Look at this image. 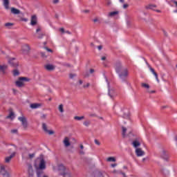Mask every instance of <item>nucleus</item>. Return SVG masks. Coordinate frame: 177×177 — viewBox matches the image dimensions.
I'll use <instances>...</instances> for the list:
<instances>
[{
	"instance_id": "nucleus-6",
	"label": "nucleus",
	"mask_w": 177,
	"mask_h": 177,
	"mask_svg": "<svg viewBox=\"0 0 177 177\" xmlns=\"http://www.w3.org/2000/svg\"><path fill=\"white\" fill-rule=\"evenodd\" d=\"M8 63L12 67H17L19 66V62L16 60V58H10L8 59Z\"/></svg>"
},
{
	"instance_id": "nucleus-26",
	"label": "nucleus",
	"mask_w": 177,
	"mask_h": 177,
	"mask_svg": "<svg viewBox=\"0 0 177 177\" xmlns=\"http://www.w3.org/2000/svg\"><path fill=\"white\" fill-rule=\"evenodd\" d=\"M106 161H108V162H115L116 160L114 157H109L106 159Z\"/></svg>"
},
{
	"instance_id": "nucleus-50",
	"label": "nucleus",
	"mask_w": 177,
	"mask_h": 177,
	"mask_svg": "<svg viewBox=\"0 0 177 177\" xmlns=\"http://www.w3.org/2000/svg\"><path fill=\"white\" fill-rule=\"evenodd\" d=\"M117 165V164L116 163H114V164H112L111 165V167H112V168H115V167Z\"/></svg>"
},
{
	"instance_id": "nucleus-54",
	"label": "nucleus",
	"mask_w": 177,
	"mask_h": 177,
	"mask_svg": "<svg viewBox=\"0 0 177 177\" xmlns=\"http://www.w3.org/2000/svg\"><path fill=\"white\" fill-rule=\"evenodd\" d=\"M41 118H46V114H43L41 115Z\"/></svg>"
},
{
	"instance_id": "nucleus-18",
	"label": "nucleus",
	"mask_w": 177,
	"mask_h": 177,
	"mask_svg": "<svg viewBox=\"0 0 177 177\" xmlns=\"http://www.w3.org/2000/svg\"><path fill=\"white\" fill-rule=\"evenodd\" d=\"M37 177H48V176L45 175L44 171L42 170H37Z\"/></svg>"
},
{
	"instance_id": "nucleus-55",
	"label": "nucleus",
	"mask_w": 177,
	"mask_h": 177,
	"mask_svg": "<svg viewBox=\"0 0 177 177\" xmlns=\"http://www.w3.org/2000/svg\"><path fill=\"white\" fill-rule=\"evenodd\" d=\"M102 46H97V49L99 50H102Z\"/></svg>"
},
{
	"instance_id": "nucleus-32",
	"label": "nucleus",
	"mask_w": 177,
	"mask_h": 177,
	"mask_svg": "<svg viewBox=\"0 0 177 177\" xmlns=\"http://www.w3.org/2000/svg\"><path fill=\"white\" fill-rule=\"evenodd\" d=\"M64 177H71V174L68 172H64L62 173Z\"/></svg>"
},
{
	"instance_id": "nucleus-15",
	"label": "nucleus",
	"mask_w": 177,
	"mask_h": 177,
	"mask_svg": "<svg viewBox=\"0 0 177 177\" xmlns=\"http://www.w3.org/2000/svg\"><path fill=\"white\" fill-rule=\"evenodd\" d=\"M15 156H16V153L13 152L10 156H8L5 158V162L7 163L10 162V160H12Z\"/></svg>"
},
{
	"instance_id": "nucleus-37",
	"label": "nucleus",
	"mask_w": 177,
	"mask_h": 177,
	"mask_svg": "<svg viewBox=\"0 0 177 177\" xmlns=\"http://www.w3.org/2000/svg\"><path fill=\"white\" fill-rule=\"evenodd\" d=\"M44 49H46V50H47V52H50V53H53V50H52V49L48 48V47H44Z\"/></svg>"
},
{
	"instance_id": "nucleus-38",
	"label": "nucleus",
	"mask_w": 177,
	"mask_h": 177,
	"mask_svg": "<svg viewBox=\"0 0 177 177\" xmlns=\"http://www.w3.org/2000/svg\"><path fill=\"white\" fill-rule=\"evenodd\" d=\"M11 133L12 134H17V129H12L11 130Z\"/></svg>"
},
{
	"instance_id": "nucleus-11",
	"label": "nucleus",
	"mask_w": 177,
	"mask_h": 177,
	"mask_svg": "<svg viewBox=\"0 0 177 177\" xmlns=\"http://www.w3.org/2000/svg\"><path fill=\"white\" fill-rule=\"evenodd\" d=\"M136 154L137 157H142V156H145V152L140 148H136Z\"/></svg>"
},
{
	"instance_id": "nucleus-8",
	"label": "nucleus",
	"mask_w": 177,
	"mask_h": 177,
	"mask_svg": "<svg viewBox=\"0 0 177 177\" xmlns=\"http://www.w3.org/2000/svg\"><path fill=\"white\" fill-rule=\"evenodd\" d=\"M19 121H20L22 124V126L24 128H27L28 124H27V119L25 117H19L18 118Z\"/></svg>"
},
{
	"instance_id": "nucleus-36",
	"label": "nucleus",
	"mask_w": 177,
	"mask_h": 177,
	"mask_svg": "<svg viewBox=\"0 0 177 177\" xmlns=\"http://www.w3.org/2000/svg\"><path fill=\"white\" fill-rule=\"evenodd\" d=\"M40 54H41V57H44V59H46V57H48V55H46V54H45V53L41 52V53H40Z\"/></svg>"
},
{
	"instance_id": "nucleus-30",
	"label": "nucleus",
	"mask_w": 177,
	"mask_h": 177,
	"mask_svg": "<svg viewBox=\"0 0 177 177\" xmlns=\"http://www.w3.org/2000/svg\"><path fill=\"white\" fill-rule=\"evenodd\" d=\"M83 125H84V127H88L89 125H91V120H85L83 122Z\"/></svg>"
},
{
	"instance_id": "nucleus-21",
	"label": "nucleus",
	"mask_w": 177,
	"mask_h": 177,
	"mask_svg": "<svg viewBox=\"0 0 177 177\" xmlns=\"http://www.w3.org/2000/svg\"><path fill=\"white\" fill-rule=\"evenodd\" d=\"M58 171H62L63 174L66 172V167L63 165H58Z\"/></svg>"
},
{
	"instance_id": "nucleus-19",
	"label": "nucleus",
	"mask_w": 177,
	"mask_h": 177,
	"mask_svg": "<svg viewBox=\"0 0 177 177\" xmlns=\"http://www.w3.org/2000/svg\"><path fill=\"white\" fill-rule=\"evenodd\" d=\"M11 13H12V15H20V10L12 7L11 8Z\"/></svg>"
},
{
	"instance_id": "nucleus-14",
	"label": "nucleus",
	"mask_w": 177,
	"mask_h": 177,
	"mask_svg": "<svg viewBox=\"0 0 177 177\" xmlns=\"http://www.w3.org/2000/svg\"><path fill=\"white\" fill-rule=\"evenodd\" d=\"M46 168V165H45V160L44 159H41L39 163V169H45Z\"/></svg>"
},
{
	"instance_id": "nucleus-35",
	"label": "nucleus",
	"mask_w": 177,
	"mask_h": 177,
	"mask_svg": "<svg viewBox=\"0 0 177 177\" xmlns=\"http://www.w3.org/2000/svg\"><path fill=\"white\" fill-rule=\"evenodd\" d=\"M12 26H13V24L12 23H6V24H5V27H8V28H9V27H12Z\"/></svg>"
},
{
	"instance_id": "nucleus-49",
	"label": "nucleus",
	"mask_w": 177,
	"mask_h": 177,
	"mask_svg": "<svg viewBox=\"0 0 177 177\" xmlns=\"http://www.w3.org/2000/svg\"><path fill=\"white\" fill-rule=\"evenodd\" d=\"M89 117H96V114H95V113L90 114Z\"/></svg>"
},
{
	"instance_id": "nucleus-44",
	"label": "nucleus",
	"mask_w": 177,
	"mask_h": 177,
	"mask_svg": "<svg viewBox=\"0 0 177 177\" xmlns=\"http://www.w3.org/2000/svg\"><path fill=\"white\" fill-rule=\"evenodd\" d=\"M128 6H129V5H128V4H124V5H123V9H127V8H128Z\"/></svg>"
},
{
	"instance_id": "nucleus-47",
	"label": "nucleus",
	"mask_w": 177,
	"mask_h": 177,
	"mask_svg": "<svg viewBox=\"0 0 177 177\" xmlns=\"http://www.w3.org/2000/svg\"><path fill=\"white\" fill-rule=\"evenodd\" d=\"M93 73H95V70L94 69H90V73L93 74Z\"/></svg>"
},
{
	"instance_id": "nucleus-56",
	"label": "nucleus",
	"mask_w": 177,
	"mask_h": 177,
	"mask_svg": "<svg viewBox=\"0 0 177 177\" xmlns=\"http://www.w3.org/2000/svg\"><path fill=\"white\" fill-rule=\"evenodd\" d=\"M124 118H129V116L128 115H124Z\"/></svg>"
},
{
	"instance_id": "nucleus-48",
	"label": "nucleus",
	"mask_w": 177,
	"mask_h": 177,
	"mask_svg": "<svg viewBox=\"0 0 177 177\" xmlns=\"http://www.w3.org/2000/svg\"><path fill=\"white\" fill-rule=\"evenodd\" d=\"M94 23H97V21H99V19L95 18L93 19Z\"/></svg>"
},
{
	"instance_id": "nucleus-24",
	"label": "nucleus",
	"mask_w": 177,
	"mask_h": 177,
	"mask_svg": "<svg viewBox=\"0 0 177 177\" xmlns=\"http://www.w3.org/2000/svg\"><path fill=\"white\" fill-rule=\"evenodd\" d=\"M85 116H75L74 120H76V121H82V120H84Z\"/></svg>"
},
{
	"instance_id": "nucleus-7",
	"label": "nucleus",
	"mask_w": 177,
	"mask_h": 177,
	"mask_svg": "<svg viewBox=\"0 0 177 177\" xmlns=\"http://www.w3.org/2000/svg\"><path fill=\"white\" fill-rule=\"evenodd\" d=\"M28 177H35L34 169H32V165H28Z\"/></svg>"
},
{
	"instance_id": "nucleus-4",
	"label": "nucleus",
	"mask_w": 177,
	"mask_h": 177,
	"mask_svg": "<svg viewBox=\"0 0 177 177\" xmlns=\"http://www.w3.org/2000/svg\"><path fill=\"white\" fill-rule=\"evenodd\" d=\"M42 129L45 133H48V135H53L55 133L53 130L48 129V125L46 123H42Z\"/></svg>"
},
{
	"instance_id": "nucleus-28",
	"label": "nucleus",
	"mask_w": 177,
	"mask_h": 177,
	"mask_svg": "<svg viewBox=\"0 0 177 177\" xmlns=\"http://www.w3.org/2000/svg\"><path fill=\"white\" fill-rule=\"evenodd\" d=\"M8 68V66L6 65H1L0 66V70L3 71V73H5V70Z\"/></svg>"
},
{
	"instance_id": "nucleus-3",
	"label": "nucleus",
	"mask_w": 177,
	"mask_h": 177,
	"mask_svg": "<svg viewBox=\"0 0 177 177\" xmlns=\"http://www.w3.org/2000/svg\"><path fill=\"white\" fill-rule=\"evenodd\" d=\"M30 50H31V48L30 45L27 44H24L21 46V52L24 55H28L30 53Z\"/></svg>"
},
{
	"instance_id": "nucleus-41",
	"label": "nucleus",
	"mask_w": 177,
	"mask_h": 177,
	"mask_svg": "<svg viewBox=\"0 0 177 177\" xmlns=\"http://www.w3.org/2000/svg\"><path fill=\"white\" fill-rule=\"evenodd\" d=\"M41 30H42L41 26H38L37 28L36 29V32H39V31H41Z\"/></svg>"
},
{
	"instance_id": "nucleus-59",
	"label": "nucleus",
	"mask_w": 177,
	"mask_h": 177,
	"mask_svg": "<svg viewBox=\"0 0 177 177\" xmlns=\"http://www.w3.org/2000/svg\"><path fill=\"white\" fill-rule=\"evenodd\" d=\"M80 149L82 150L84 149V145H80Z\"/></svg>"
},
{
	"instance_id": "nucleus-20",
	"label": "nucleus",
	"mask_w": 177,
	"mask_h": 177,
	"mask_svg": "<svg viewBox=\"0 0 177 177\" xmlns=\"http://www.w3.org/2000/svg\"><path fill=\"white\" fill-rule=\"evenodd\" d=\"M3 5L5 9L8 10L9 9V0H3Z\"/></svg>"
},
{
	"instance_id": "nucleus-13",
	"label": "nucleus",
	"mask_w": 177,
	"mask_h": 177,
	"mask_svg": "<svg viewBox=\"0 0 177 177\" xmlns=\"http://www.w3.org/2000/svg\"><path fill=\"white\" fill-rule=\"evenodd\" d=\"M149 68L151 73H152V74L154 75L156 81L158 82H160V80H158V75L157 74V73H156V71H154V68H151V66H149Z\"/></svg>"
},
{
	"instance_id": "nucleus-57",
	"label": "nucleus",
	"mask_w": 177,
	"mask_h": 177,
	"mask_svg": "<svg viewBox=\"0 0 177 177\" xmlns=\"http://www.w3.org/2000/svg\"><path fill=\"white\" fill-rule=\"evenodd\" d=\"M101 59L102 60H106V57H102Z\"/></svg>"
},
{
	"instance_id": "nucleus-29",
	"label": "nucleus",
	"mask_w": 177,
	"mask_h": 177,
	"mask_svg": "<svg viewBox=\"0 0 177 177\" xmlns=\"http://www.w3.org/2000/svg\"><path fill=\"white\" fill-rule=\"evenodd\" d=\"M154 8H157V6L151 4L147 6V9H151L152 10H154Z\"/></svg>"
},
{
	"instance_id": "nucleus-60",
	"label": "nucleus",
	"mask_w": 177,
	"mask_h": 177,
	"mask_svg": "<svg viewBox=\"0 0 177 177\" xmlns=\"http://www.w3.org/2000/svg\"><path fill=\"white\" fill-rule=\"evenodd\" d=\"M149 93H154V92H156V91H148Z\"/></svg>"
},
{
	"instance_id": "nucleus-2",
	"label": "nucleus",
	"mask_w": 177,
	"mask_h": 177,
	"mask_svg": "<svg viewBox=\"0 0 177 177\" xmlns=\"http://www.w3.org/2000/svg\"><path fill=\"white\" fill-rule=\"evenodd\" d=\"M30 82V78L26 77H20L18 80L15 82V85L19 88H21L24 85V82Z\"/></svg>"
},
{
	"instance_id": "nucleus-12",
	"label": "nucleus",
	"mask_w": 177,
	"mask_h": 177,
	"mask_svg": "<svg viewBox=\"0 0 177 177\" xmlns=\"http://www.w3.org/2000/svg\"><path fill=\"white\" fill-rule=\"evenodd\" d=\"M64 145L65 147H68L71 145V143L70 142V138L68 137H65L63 140Z\"/></svg>"
},
{
	"instance_id": "nucleus-25",
	"label": "nucleus",
	"mask_w": 177,
	"mask_h": 177,
	"mask_svg": "<svg viewBox=\"0 0 177 177\" xmlns=\"http://www.w3.org/2000/svg\"><path fill=\"white\" fill-rule=\"evenodd\" d=\"M38 107H41V104H30L31 109H38Z\"/></svg>"
},
{
	"instance_id": "nucleus-17",
	"label": "nucleus",
	"mask_w": 177,
	"mask_h": 177,
	"mask_svg": "<svg viewBox=\"0 0 177 177\" xmlns=\"http://www.w3.org/2000/svg\"><path fill=\"white\" fill-rule=\"evenodd\" d=\"M132 146H133L135 149H138V147H139V146H140V142L138 140H135L133 141V142H132Z\"/></svg>"
},
{
	"instance_id": "nucleus-63",
	"label": "nucleus",
	"mask_w": 177,
	"mask_h": 177,
	"mask_svg": "<svg viewBox=\"0 0 177 177\" xmlns=\"http://www.w3.org/2000/svg\"><path fill=\"white\" fill-rule=\"evenodd\" d=\"M80 154H84V151H80Z\"/></svg>"
},
{
	"instance_id": "nucleus-27",
	"label": "nucleus",
	"mask_w": 177,
	"mask_h": 177,
	"mask_svg": "<svg viewBox=\"0 0 177 177\" xmlns=\"http://www.w3.org/2000/svg\"><path fill=\"white\" fill-rule=\"evenodd\" d=\"M6 118H10V120H13V118H15V113L12 111L10 112V114L6 117Z\"/></svg>"
},
{
	"instance_id": "nucleus-62",
	"label": "nucleus",
	"mask_w": 177,
	"mask_h": 177,
	"mask_svg": "<svg viewBox=\"0 0 177 177\" xmlns=\"http://www.w3.org/2000/svg\"><path fill=\"white\" fill-rule=\"evenodd\" d=\"M174 5H176V6H177V1H174Z\"/></svg>"
},
{
	"instance_id": "nucleus-22",
	"label": "nucleus",
	"mask_w": 177,
	"mask_h": 177,
	"mask_svg": "<svg viewBox=\"0 0 177 177\" xmlns=\"http://www.w3.org/2000/svg\"><path fill=\"white\" fill-rule=\"evenodd\" d=\"M118 15V11H113L109 13L108 16L109 17H114V16H117Z\"/></svg>"
},
{
	"instance_id": "nucleus-5",
	"label": "nucleus",
	"mask_w": 177,
	"mask_h": 177,
	"mask_svg": "<svg viewBox=\"0 0 177 177\" xmlns=\"http://www.w3.org/2000/svg\"><path fill=\"white\" fill-rule=\"evenodd\" d=\"M0 174L3 177H10V174L5 169V166L1 165L0 167Z\"/></svg>"
},
{
	"instance_id": "nucleus-10",
	"label": "nucleus",
	"mask_w": 177,
	"mask_h": 177,
	"mask_svg": "<svg viewBox=\"0 0 177 177\" xmlns=\"http://www.w3.org/2000/svg\"><path fill=\"white\" fill-rule=\"evenodd\" d=\"M160 157L163 158V160H168V152H167V151H165V149H162L160 152Z\"/></svg>"
},
{
	"instance_id": "nucleus-42",
	"label": "nucleus",
	"mask_w": 177,
	"mask_h": 177,
	"mask_svg": "<svg viewBox=\"0 0 177 177\" xmlns=\"http://www.w3.org/2000/svg\"><path fill=\"white\" fill-rule=\"evenodd\" d=\"M59 31L60 32H62V34H64V32H66V31L64 30V29L63 28H59Z\"/></svg>"
},
{
	"instance_id": "nucleus-58",
	"label": "nucleus",
	"mask_w": 177,
	"mask_h": 177,
	"mask_svg": "<svg viewBox=\"0 0 177 177\" xmlns=\"http://www.w3.org/2000/svg\"><path fill=\"white\" fill-rule=\"evenodd\" d=\"M79 84H80V85H82V80H79Z\"/></svg>"
},
{
	"instance_id": "nucleus-31",
	"label": "nucleus",
	"mask_w": 177,
	"mask_h": 177,
	"mask_svg": "<svg viewBox=\"0 0 177 177\" xmlns=\"http://www.w3.org/2000/svg\"><path fill=\"white\" fill-rule=\"evenodd\" d=\"M59 111L60 113H64V109L63 108V104H60L58 107Z\"/></svg>"
},
{
	"instance_id": "nucleus-52",
	"label": "nucleus",
	"mask_w": 177,
	"mask_h": 177,
	"mask_svg": "<svg viewBox=\"0 0 177 177\" xmlns=\"http://www.w3.org/2000/svg\"><path fill=\"white\" fill-rule=\"evenodd\" d=\"M155 12H157V13H161V10H153Z\"/></svg>"
},
{
	"instance_id": "nucleus-40",
	"label": "nucleus",
	"mask_w": 177,
	"mask_h": 177,
	"mask_svg": "<svg viewBox=\"0 0 177 177\" xmlns=\"http://www.w3.org/2000/svg\"><path fill=\"white\" fill-rule=\"evenodd\" d=\"M106 5H107V6H110V5H111V0H106Z\"/></svg>"
},
{
	"instance_id": "nucleus-61",
	"label": "nucleus",
	"mask_w": 177,
	"mask_h": 177,
	"mask_svg": "<svg viewBox=\"0 0 177 177\" xmlns=\"http://www.w3.org/2000/svg\"><path fill=\"white\" fill-rule=\"evenodd\" d=\"M65 32H66V34H71V32H70V31L67 30Z\"/></svg>"
},
{
	"instance_id": "nucleus-23",
	"label": "nucleus",
	"mask_w": 177,
	"mask_h": 177,
	"mask_svg": "<svg viewBox=\"0 0 177 177\" xmlns=\"http://www.w3.org/2000/svg\"><path fill=\"white\" fill-rule=\"evenodd\" d=\"M12 75H14V77H17L20 75V72L19 71V70L15 69L12 71Z\"/></svg>"
},
{
	"instance_id": "nucleus-46",
	"label": "nucleus",
	"mask_w": 177,
	"mask_h": 177,
	"mask_svg": "<svg viewBox=\"0 0 177 177\" xmlns=\"http://www.w3.org/2000/svg\"><path fill=\"white\" fill-rule=\"evenodd\" d=\"M34 153H30V154H29V157L30 158H33V157H34Z\"/></svg>"
},
{
	"instance_id": "nucleus-64",
	"label": "nucleus",
	"mask_w": 177,
	"mask_h": 177,
	"mask_svg": "<svg viewBox=\"0 0 177 177\" xmlns=\"http://www.w3.org/2000/svg\"><path fill=\"white\" fill-rule=\"evenodd\" d=\"M38 38H42V35L41 36H38Z\"/></svg>"
},
{
	"instance_id": "nucleus-34",
	"label": "nucleus",
	"mask_w": 177,
	"mask_h": 177,
	"mask_svg": "<svg viewBox=\"0 0 177 177\" xmlns=\"http://www.w3.org/2000/svg\"><path fill=\"white\" fill-rule=\"evenodd\" d=\"M122 136L123 138H125V133H127V128L122 127Z\"/></svg>"
},
{
	"instance_id": "nucleus-9",
	"label": "nucleus",
	"mask_w": 177,
	"mask_h": 177,
	"mask_svg": "<svg viewBox=\"0 0 177 177\" xmlns=\"http://www.w3.org/2000/svg\"><path fill=\"white\" fill-rule=\"evenodd\" d=\"M38 23V19L37 18V15H32L30 18V26H37Z\"/></svg>"
},
{
	"instance_id": "nucleus-53",
	"label": "nucleus",
	"mask_w": 177,
	"mask_h": 177,
	"mask_svg": "<svg viewBox=\"0 0 177 177\" xmlns=\"http://www.w3.org/2000/svg\"><path fill=\"white\" fill-rule=\"evenodd\" d=\"M120 2H121L122 3H124V2H125V0H119ZM127 2H129V0H127Z\"/></svg>"
},
{
	"instance_id": "nucleus-45",
	"label": "nucleus",
	"mask_w": 177,
	"mask_h": 177,
	"mask_svg": "<svg viewBox=\"0 0 177 177\" xmlns=\"http://www.w3.org/2000/svg\"><path fill=\"white\" fill-rule=\"evenodd\" d=\"M69 77H70V78H74V77H75V75L70 74Z\"/></svg>"
},
{
	"instance_id": "nucleus-33",
	"label": "nucleus",
	"mask_w": 177,
	"mask_h": 177,
	"mask_svg": "<svg viewBox=\"0 0 177 177\" xmlns=\"http://www.w3.org/2000/svg\"><path fill=\"white\" fill-rule=\"evenodd\" d=\"M141 85L142 88H145L146 89H149V88H150V86L146 83H142Z\"/></svg>"
},
{
	"instance_id": "nucleus-51",
	"label": "nucleus",
	"mask_w": 177,
	"mask_h": 177,
	"mask_svg": "<svg viewBox=\"0 0 177 177\" xmlns=\"http://www.w3.org/2000/svg\"><path fill=\"white\" fill-rule=\"evenodd\" d=\"M53 3H59V0H53Z\"/></svg>"
},
{
	"instance_id": "nucleus-1",
	"label": "nucleus",
	"mask_w": 177,
	"mask_h": 177,
	"mask_svg": "<svg viewBox=\"0 0 177 177\" xmlns=\"http://www.w3.org/2000/svg\"><path fill=\"white\" fill-rule=\"evenodd\" d=\"M115 69L116 73H120L119 78L121 80L122 82H127V77H128V69H122V65L120 62L115 63Z\"/></svg>"
},
{
	"instance_id": "nucleus-16",
	"label": "nucleus",
	"mask_w": 177,
	"mask_h": 177,
	"mask_svg": "<svg viewBox=\"0 0 177 177\" xmlns=\"http://www.w3.org/2000/svg\"><path fill=\"white\" fill-rule=\"evenodd\" d=\"M56 67L52 64H47L45 66V68L48 70V71H53L55 70Z\"/></svg>"
},
{
	"instance_id": "nucleus-39",
	"label": "nucleus",
	"mask_w": 177,
	"mask_h": 177,
	"mask_svg": "<svg viewBox=\"0 0 177 177\" xmlns=\"http://www.w3.org/2000/svg\"><path fill=\"white\" fill-rule=\"evenodd\" d=\"M95 145H97V146H100V142H99V140H97V139H95L94 140Z\"/></svg>"
},
{
	"instance_id": "nucleus-43",
	"label": "nucleus",
	"mask_w": 177,
	"mask_h": 177,
	"mask_svg": "<svg viewBox=\"0 0 177 177\" xmlns=\"http://www.w3.org/2000/svg\"><path fill=\"white\" fill-rule=\"evenodd\" d=\"M89 85H91L89 83H87L86 84L84 85V88H88Z\"/></svg>"
}]
</instances>
